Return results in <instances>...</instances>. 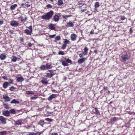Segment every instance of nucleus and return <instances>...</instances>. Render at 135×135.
<instances>
[{
    "mask_svg": "<svg viewBox=\"0 0 135 135\" xmlns=\"http://www.w3.org/2000/svg\"><path fill=\"white\" fill-rule=\"evenodd\" d=\"M12 83V82H5L3 84V87L4 89H6L7 88L8 86L9 85V84H11Z\"/></svg>",
    "mask_w": 135,
    "mask_h": 135,
    "instance_id": "f3484780",
    "label": "nucleus"
},
{
    "mask_svg": "<svg viewBox=\"0 0 135 135\" xmlns=\"http://www.w3.org/2000/svg\"><path fill=\"white\" fill-rule=\"evenodd\" d=\"M54 13L52 10H50L46 13L45 15L41 16V18L45 20L49 21L52 18Z\"/></svg>",
    "mask_w": 135,
    "mask_h": 135,
    "instance_id": "f03ea898",
    "label": "nucleus"
},
{
    "mask_svg": "<svg viewBox=\"0 0 135 135\" xmlns=\"http://www.w3.org/2000/svg\"><path fill=\"white\" fill-rule=\"evenodd\" d=\"M56 36V35L55 34L52 35H50L48 36V37L50 38H51L54 37Z\"/></svg>",
    "mask_w": 135,
    "mask_h": 135,
    "instance_id": "a18cd8bd",
    "label": "nucleus"
},
{
    "mask_svg": "<svg viewBox=\"0 0 135 135\" xmlns=\"http://www.w3.org/2000/svg\"><path fill=\"white\" fill-rule=\"evenodd\" d=\"M16 89V88L13 86L11 87L9 89V90L11 91H14Z\"/></svg>",
    "mask_w": 135,
    "mask_h": 135,
    "instance_id": "37998d69",
    "label": "nucleus"
},
{
    "mask_svg": "<svg viewBox=\"0 0 135 135\" xmlns=\"http://www.w3.org/2000/svg\"><path fill=\"white\" fill-rule=\"evenodd\" d=\"M118 120V118L116 117H114L111 118L110 121L109 122H107V123L113 124L114 122H116Z\"/></svg>",
    "mask_w": 135,
    "mask_h": 135,
    "instance_id": "ddd939ff",
    "label": "nucleus"
},
{
    "mask_svg": "<svg viewBox=\"0 0 135 135\" xmlns=\"http://www.w3.org/2000/svg\"><path fill=\"white\" fill-rule=\"evenodd\" d=\"M61 40V37L59 36H56L55 38L54 41L56 42L57 41L60 40Z\"/></svg>",
    "mask_w": 135,
    "mask_h": 135,
    "instance_id": "2f4dec72",
    "label": "nucleus"
},
{
    "mask_svg": "<svg viewBox=\"0 0 135 135\" xmlns=\"http://www.w3.org/2000/svg\"><path fill=\"white\" fill-rule=\"evenodd\" d=\"M46 7L47 8H52V6L50 4H48L46 5Z\"/></svg>",
    "mask_w": 135,
    "mask_h": 135,
    "instance_id": "49530a36",
    "label": "nucleus"
},
{
    "mask_svg": "<svg viewBox=\"0 0 135 135\" xmlns=\"http://www.w3.org/2000/svg\"><path fill=\"white\" fill-rule=\"evenodd\" d=\"M3 23V20H0V25H1Z\"/></svg>",
    "mask_w": 135,
    "mask_h": 135,
    "instance_id": "13d9d810",
    "label": "nucleus"
},
{
    "mask_svg": "<svg viewBox=\"0 0 135 135\" xmlns=\"http://www.w3.org/2000/svg\"><path fill=\"white\" fill-rule=\"evenodd\" d=\"M35 133H34V132H30L28 134H27V135H35Z\"/></svg>",
    "mask_w": 135,
    "mask_h": 135,
    "instance_id": "864d4df0",
    "label": "nucleus"
},
{
    "mask_svg": "<svg viewBox=\"0 0 135 135\" xmlns=\"http://www.w3.org/2000/svg\"><path fill=\"white\" fill-rule=\"evenodd\" d=\"M3 98L5 102H9L10 100V98L9 97L7 94L4 95H3Z\"/></svg>",
    "mask_w": 135,
    "mask_h": 135,
    "instance_id": "9b49d317",
    "label": "nucleus"
},
{
    "mask_svg": "<svg viewBox=\"0 0 135 135\" xmlns=\"http://www.w3.org/2000/svg\"><path fill=\"white\" fill-rule=\"evenodd\" d=\"M43 79L42 80H41V82L43 84H45L46 85H47L48 83V81L47 80V79L43 78Z\"/></svg>",
    "mask_w": 135,
    "mask_h": 135,
    "instance_id": "412c9836",
    "label": "nucleus"
},
{
    "mask_svg": "<svg viewBox=\"0 0 135 135\" xmlns=\"http://www.w3.org/2000/svg\"><path fill=\"white\" fill-rule=\"evenodd\" d=\"M18 19L20 20L21 22L24 23L27 19V18L26 16H24V17L22 16H20L18 18Z\"/></svg>",
    "mask_w": 135,
    "mask_h": 135,
    "instance_id": "0eeeda50",
    "label": "nucleus"
},
{
    "mask_svg": "<svg viewBox=\"0 0 135 135\" xmlns=\"http://www.w3.org/2000/svg\"><path fill=\"white\" fill-rule=\"evenodd\" d=\"M71 15H62V18L64 19H66L68 17H71Z\"/></svg>",
    "mask_w": 135,
    "mask_h": 135,
    "instance_id": "58836bf2",
    "label": "nucleus"
},
{
    "mask_svg": "<svg viewBox=\"0 0 135 135\" xmlns=\"http://www.w3.org/2000/svg\"><path fill=\"white\" fill-rule=\"evenodd\" d=\"M9 82H12V83L11 84H12L13 83V81L12 80L10 79L9 80Z\"/></svg>",
    "mask_w": 135,
    "mask_h": 135,
    "instance_id": "e2e57ef3",
    "label": "nucleus"
},
{
    "mask_svg": "<svg viewBox=\"0 0 135 135\" xmlns=\"http://www.w3.org/2000/svg\"><path fill=\"white\" fill-rule=\"evenodd\" d=\"M26 28H28L30 30L28 29L25 30L24 31V33L27 35H31L32 31V26H30L28 27H27Z\"/></svg>",
    "mask_w": 135,
    "mask_h": 135,
    "instance_id": "20e7f679",
    "label": "nucleus"
},
{
    "mask_svg": "<svg viewBox=\"0 0 135 135\" xmlns=\"http://www.w3.org/2000/svg\"><path fill=\"white\" fill-rule=\"evenodd\" d=\"M100 6V3L99 2H97L95 3L94 5L95 7V10L97 9V8Z\"/></svg>",
    "mask_w": 135,
    "mask_h": 135,
    "instance_id": "b1692460",
    "label": "nucleus"
},
{
    "mask_svg": "<svg viewBox=\"0 0 135 135\" xmlns=\"http://www.w3.org/2000/svg\"><path fill=\"white\" fill-rule=\"evenodd\" d=\"M49 71L50 73H46V76L47 77L51 78L54 75V73L53 71L52 70H49Z\"/></svg>",
    "mask_w": 135,
    "mask_h": 135,
    "instance_id": "423d86ee",
    "label": "nucleus"
},
{
    "mask_svg": "<svg viewBox=\"0 0 135 135\" xmlns=\"http://www.w3.org/2000/svg\"><path fill=\"white\" fill-rule=\"evenodd\" d=\"M17 4H14L11 6L10 8L11 10H14L17 7Z\"/></svg>",
    "mask_w": 135,
    "mask_h": 135,
    "instance_id": "a878e982",
    "label": "nucleus"
},
{
    "mask_svg": "<svg viewBox=\"0 0 135 135\" xmlns=\"http://www.w3.org/2000/svg\"><path fill=\"white\" fill-rule=\"evenodd\" d=\"M22 121L21 119L18 120L14 123V124L15 126L21 125L22 123Z\"/></svg>",
    "mask_w": 135,
    "mask_h": 135,
    "instance_id": "aec40b11",
    "label": "nucleus"
},
{
    "mask_svg": "<svg viewBox=\"0 0 135 135\" xmlns=\"http://www.w3.org/2000/svg\"><path fill=\"white\" fill-rule=\"evenodd\" d=\"M46 67L47 69L52 68V66L51 64L49 63H47L46 65Z\"/></svg>",
    "mask_w": 135,
    "mask_h": 135,
    "instance_id": "c756f323",
    "label": "nucleus"
},
{
    "mask_svg": "<svg viewBox=\"0 0 135 135\" xmlns=\"http://www.w3.org/2000/svg\"><path fill=\"white\" fill-rule=\"evenodd\" d=\"M85 60V59L84 58H83L82 59H79L78 61V62L79 64H82L84 62Z\"/></svg>",
    "mask_w": 135,
    "mask_h": 135,
    "instance_id": "cd10ccee",
    "label": "nucleus"
},
{
    "mask_svg": "<svg viewBox=\"0 0 135 135\" xmlns=\"http://www.w3.org/2000/svg\"><path fill=\"white\" fill-rule=\"evenodd\" d=\"M20 58H17L15 56H12V61L13 62H16L17 60V59L18 60H19Z\"/></svg>",
    "mask_w": 135,
    "mask_h": 135,
    "instance_id": "4be33fe9",
    "label": "nucleus"
},
{
    "mask_svg": "<svg viewBox=\"0 0 135 135\" xmlns=\"http://www.w3.org/2000/svg\"><path fill=\"white\" fill-rule=\"evenodd\" d=\"M79 57L80 58H81L83 56V55L81 54H79Z\"/></svg>",
    "mask_w": 135,
    "mask_h": 135,
    "instance_id": "052dcab7",
    "label": "nucleus"
},
{
    "mask_svg": "<svg viewBox=\"0 0 135 135\" xmlns=\"http://www.w3.org/2000/svg\"><path fill=\"white\" fill-rule=\"evenodd\" d=\"M9 112L10 113L12 114H15L16 113L15 110L14 109H10L9 110Z\"/></svg>",
    "mask_w": 135,
    "mask_h": 135,
    "instance_id": "e433bc0d",
    "label": "nucleus"
},
{
    "mask_svg": "<svg viewBox=\"0 0 135 135\" xmlns=\"http://www.w3.org/2000/svg\"><path fill=\"white\" fill-rule=\"evenodd\" d=\"M63 4V2L62 0H58L57 3V4L59 6H61Z\"/></svg>",
    "mask_w": 135,
    "mask_h": 135,
    "instance_id": "7c9ffc66",
    "label": "nucleus"
},
{
    "mask_svg": "<svg viewBox=\"0 0 135 135\" xmlns=\"http://www.w3.org/2000/svg\"><path fill=\"white\" fill-rule=\"evenodd\" d=\"M56 94H53L50 96L48 98V100L49 101H51L52 99L56 98Z\"/></svg>",
    "mask_w": 135,
    "mask_h": 135,
    "instance_id": "6ab92c4d",
    "label": "nucleus"
},
{
    "mask_svg": "<svg viewBox=\"0 0 135 135\" xmlns=\"http://www.w3.org/2000/svg\"><path fill=\"white\" fill-rule=\"evenodd\" d=\"M6 119L4 118L3 116H0V120L1 123L3 124H6Z\"/></svg>",
    "mask_w": 135,
    "mask_h": 135,
    "instance_id": "4468645a",
    "label": "nucleus"
},
{
    "mask_svg": "<svg viewBox=\"0 0 135 135\" xmlns=\"http://www.w3.org/2000/svg\"><path fill=\"white\" fill-rule=\"evenodd\" d=\"M94 110L95 111V112H94V113L96 114L100 115L99 112L98 110V108H95L94 109Z\"/></svg>",
    "mask_w": 135,
    "mask_h": 135,
    "instance_id": "bb28decb",
    "label": "nucleus"
},
{
    "mask_svg": "<svg viewBox=\"0 0 135 135\" xmlns=\"http://www.w3.org/2000/svg\"><path fill=\"white\" fill-rule=\"evenodd\" d=\"M6 56L5 55L2 54L0 56V58L2 60H4L6 58Z\"/></svg>",
    "mask_w": 135,
    "mask_h": 135,
    "instance_id": "c85d7f7f",
    "label": "nucleus"
},
{
    "mask_svg": "<svg viewBox=\"0 0 135 135\" xmlns=\"http://www.w3.org/2000/svg\"><path fill=\"white\" fill-rule=\"evenodd\" d=\"M64 40V43L66 45L67 44H69L70 42V41L67 39H65Z\"/></svg>",
    "mask_w": 135,
    "mask_h": 135,
    "instance_id": "4c0bfd02",
    "label": "nucleus"
},
{
    "mask_svg": "<svg viewBox=\"0 0 135 135\" xmlns=\"http://www.w3.org/2000/svg\"><path fill=\"white\" fill-rule=\"evenodd\" d=\"M126 18V17L124 16H121L120 20H124Z\"/></svg>",
    "mask_w": 135,
    "mask_h": 135,
    "instance_id": "3c124183",
    "label": "nucleus"
},
{
    "mask_svg": "<svg viewBox=\"0 0 135 135\" xmlns=\"http://www.w3.org/2000/svg\"><path fill=\"white\" fill-rule=\"evenodd\" d=\"M6 131H2L0 132V135H6L7 134Z\"/></svg>",
    "mask_w": 135,
    "mask_h": 135,
    "instance_id": "72a5a7b5",
    "label": "nucleus"
},
{
    "mask_svg": "<svg viewBox=\"0 0 135 135\" xmlns=\"http://www.w3.org/2000/svg\"><path fill=\"white\" fill-rule=\"evenodd\" d=\"M29 3L28 2H25L24 3H22L21 5L24 8L28 7L30 6V5Z\"/></svg>",
    "mask_w": 135,
    "mask_h": 135,
    "instance_id": "dca6fc26",
    "label": "nucleus"
},
{
    "mask_svg": "<svg viewBox=\"0 0 135 135\" xmlns=\"http://www.w3.org/2000/svg\"><path fill=\"white\" fill-rule=\"evenodd\" d=\"M33 45V44H32L31 43H29L28 44V46L29 47H31Z\"/></svg>",
    "mask_w": 135,
    "mask_h": 135,
    "instance_id": "6e6d98bb",
    "label": "nucleus"
},
{
    "mask_svg": "<svg viewBox=\"0 0 135 135\" xmlns=\"http://www.w3.org/2000/svg\"><path fill=\"white\" fill-rule=\"evenodd\" d=\"M49 28L52 30H55V25L53 24H50L48 26Z\"/></svg>",
    "mask_w": 135,
    "mask_h": 135,
    "instance_id": "2eb2a0df",
    "label": "nucleus"
},
{
    "mask_svg": "<svg viewBox=\"0 0 135 135\" xmlns=\"http://www.w3.org/2000/svg\"><path fill=\"white\" fill-rule=\"evenodd\" d=\"M77 36L74 33H72L70 35V38L72 41H75L77 38Z\"/></svg>",
    "mask_w": 135,
    "mask_h": 135,
    "instance_id": "9d476101",
    "label": "nucleus"
},
{
    "mask_svg": "<svg viewBox=\"0 0 135 135\" xmlns=\"http://www.w3.org/2000/svg\"><path fill=\"white\" fill-rule=\"evenodd\" d=\"M74 22H73L72 21H69L65 25V27L66 28L73 27L74 25Z\"/></svg>",
    "mask_w": 135,
    "mask_h": 135,
    "instance_id": "6e6552de",
    "label": "nucleus"
},
{
    "mask_svg": "<svg viewBox=\"0 0 135 135\" xmlns=\"http://www.w3.org/2000/svg\"><path fill=\"white\" fill-rule=\"evenodd\" d=\"M3 105L4 107V108L7 109H8L9 108L8 105L7 104H3Z\"/></svg>",
    "mask_w": 135,
    "mask_h": 135,
    "instance_id": "a19ab883",
    "label": "nucleus"
},
{
    "mask_svg": "<svg viewBox=\"0 0 135 135\" xmlns=\"http://www.w3.org/2000/svg\"><path fill=\"white\" fill-rule=\"evenodd\" d=\"M43 132V131L42 132H37L36 133H34L35 135H40Z\"/></svg>",
    "mask_w": 135,
    "mask_h": 135,
    "instance_id": "ea45409f",
    "label": "nucleus"
},
{
    "mask_svg": "<svg viewBox=\"0 0 135 135\" xmlns=\"http://www.w3.org/2000/svg\"><path fill=\"white\" fill-rule=\"evenodd\" d=\"M133 30L132 29V28L131 27L130 29V31L129 32H130V33H132L133 32Z\"/></svg>",
    "mask_w": 135,
    "mask_h": 135,
    "instance_id": "4d7b16f0",
    "label": "nucleus"
},
{
    "mask_svg": "<svg viewBox=\"0 0 135 135\" xmlns=\"http://www.w3.org/2000/svg\"><path fill=\"white\" fill-rule=\"evenodd\" d=\"M86 7H85V8L84 9H81V11L83 12H84L86 11L87 10Z\"/></svg>",
    "mask_w": 135,
    "mask_h": 135,
    "instance_id": "8fccbe9b",
    "label": "nucleus"
},
{
    "mask_svg": "<svg viewBox=\"0 0 135 135\" xmlns=\"http://www.w3.org/2000/svg\"><path fill=\"white\" fill-rule=\"evenodd\" d=\"M94 52L95 54H97V50H94Z\"/></svg>",
    "mask_w": 135,
    "mask_h": 135,
    "instance_id": "69168bd1",
    "label": "nucleus"
},
{
    "mask_svg": "<svg viewBox=\"0 0 135 135\" xmlns=\"http://www.w3.org/2000/svg\"><path fill=\"white\" fill-rule=\"evenodd\" d=\"M10 34L11 35H12L14 33V31L13 30H11L9 31Z\"/></svg>",
    "mask_w": 135,
    "mask_h": 135,
    "instance_id": "603ef678",
    "label": "nucleus"
},
{
    "mask_svg": "<svg viewBox=\"0 0 135 135\" xmlns=\"http://www.w3.org/2000/svg\"><path fill=\"white\" fill-rule=\"evenodd\" d=\"M90 34H92L94 33V30H92L90 32Z\"/></svg>",
    "mask_w": 135,
    "mask_h": 135,
    "instance_id": "bf43d9fd",
    "label": "nucleus"
},
{
    "mask_svg": "<svg viewBox=\"0 0 135 135\" xmlns=\"http://www.w3.org/2000/svg\"><path fill=\"white\" fill-rule=\"evenodd\" d=\"M67 45L65 44H63L61 46V48L63 49H64L66 48V47L67 46Z\"/></svg>",
    "mask_w": 135,
    "mask_h": 135,
    "instance_id": "c03bdc74",
    "label": "nucleus"
},
{
    "mask_svg": "<svg viewBox=\"0 0 135 135\" xmlns=\"http://www.w3.org/2000/svg\"><path fill=\"white\" fill-rule=\"evenodd\" d=\"M133 112H128V113L129 114H130V115H131L133 113Z\"/></svg>",
    "mask_w": 135,
    "mask_h": 135,
    "instance_id": "680f3d73",
    "label": "nucleus"
},
{
    "mask_svg": "<svg viewBox=\"0 0 135 135\" xmlns=\"http://www.w3.org/2000/svg\"><path fill=\"white\" fill-rule=\"evenodd\" d=\"M16 78V81L17 82H22L24 80V79L22 76L20 77H17Z\"/></svg>",
    "mask_w": 135,
    "mask_h": 135,
    "instance_id": "f8f14e48",
    "label": "nucleus"
},
{
    "mask_svg": "<svg viewBox=\"0 0 135 135\" xmlns=\"http://www.w3.org/2000/svg\"><path fill=\"white\" fill-rule=\"evenodd\" d=\"M20 41L21 43L24 42V39L22 37L20 38Z\"/></svg>",
    "mask_w": 135,
    "mask_h": 135,
    "instance_id": "09e8293b",
    "label": "nucleus"
},
{
    "mask_svg": "<svg viewBox=\"0 0 135 135\" xmlns=\"http://www.w3.org/2000/svg\"><path fill=\"white\" fill-rule=\"evenodd\" d=\"M60 19V15L59 13L56 14L53 17L54 20L55 22L58 21Z\"/></svg>",
    "mask_w": 135,
    "mask_h": 135,
    "instance_id": "1a4fd4ad",
    "label": "nucleus"
},
{
    "mask_svg": "<svg viewBox=\"0 0 135 135\" xmlns=\"http://www.w3.org/2000/svg\"><path fill=\"white\" fill-rule=\"evenodd\" d=\"M2 78L4 80H7V76H2Z\"/></svg>",
    "mask_w": 135,
    "mask_h": 135,
    "instance_id": "5fc2aeb1",
    "label": "nucleus"
},
{
    "mask_svg": "<svg viewBox=\"0 0 135 135\" xmlns=\"http://www.w3.org/2000/svg\"><path fill=\"white\" fill-rule=\"evenodd\" d=\"M38 98V97L37 95H34L33 96L31 97L30 98V99L32 100L36 99Z\"/></svg>",
    "mask_w": 135,
    "mask_h": 135,
    "instance_id": "c9c22d12",
    "label": "nucleus"
},
{
    "mask_svg": "<svg viewBox=\"0 0 135 135\" xmlns=\"http://www.w3.org/2000/svg\"><path fill=\"white\" fill-rule=\"evenodd\" d=\"M40 69L41 70H45L47 69L46 65H43L40 67Z\"/></svg>",
    "mask_w": 135,
    "mask_h": 135,
    "instance_id": "473e14b6",
    "label": "nucleus"
},
{
    "mask_svg": "<svg viewBox=\"0 0 135 135\" xmlns=\"http://www.w3.org/2000/svg\"><path fill=\"white\" fill-rule=\"evenodd\" d=\"M10 25L13 27H17L20 24L16 21H12L10 22Z\"/></svg>",
    "mask_w": 135,
    "mask_h": 135,
    "instance_id": "39448f33",
    "label": "nucleus"
},
{
    "mask_svg": "<svg viewBox=\"0 0 135 135\" xmlns=\"http://www.w3.org/2000/svg\"><path fill=\"white\" fill-rule=\"evenodd\" d=\"M112 101H111V102H110V103H109V104H112Z\"/></svg>",
    "mask_w": 135,
    "mask_h": 135,
    "instance_id": "774afa93",
    "label": "nucleus"
},
{
    "mask_svg": "<svg viewBox=\"0 0 135 135\" xmlns=\"http://www.w3.org/2000/svg\"><path fill=\"white\" fill-rule=\"evenodd\" d=\"M103 89L104 90H107L108 89V87H103Z\"/></svg>",
    "mask_w": 135,
    "mask_h": 135,
    "instance_id": "0e129e2a",
    "label": "nucleus"
},
{
    "mask_svg": "<svg viewBox=\"0 0 135 135\" xmlns=\"http://www.w3.org/2000/svg\"><path fill=\"white\" fill-rule=\"evenodd\" d=\"M131 54L129 52L124 51L121 53L120 57L123 62H126L127 60L130 59Z\"/></svg>",
    "mask_w": 135,
    "mask_h": 135,
    "instance_id": "f257e3e1",
    "label": "nucleus"
},
{
    "mask_svg": "<svg viewBox=\"0 0 135 135\" xmlns=\"http://www.w3.org/2000/svg\"><path fill=\"white\" fill-rule=\"evenodd\" d=\"M61 62L62 63V65L64 66L69 65L68 63L72 64V61L70 59H69L65 58L61 60Z\"/></svg>",
    "mask_w": 135,
    "mask_h": 135,
    "instance_id": "7ed1b4c3",
    "label": "nucleus"
},
{
    "mask_svg": "<svg viewBox=\"0 0 135 135\" xmlns=\"http://www.w3.org/2000/svg\"><path fill=\"white\" fill-rule=\"evenodd\" d=\"M10 103L11 104L15 103V104H18L20 103V102L19 101H17L15 99H13L11 102Z\"/></svg>",
    "mask_w": 135,
    "mask_h": 135,
    "instance_id": "5701e85b",
    "label": "nucleus"
},
{
    "mask_svg": "<svg viewBox=\"0 0 135 135\" xmlns=\"http://www.w3.org/2000/svg\"><path fill=\"white\" fill-rule=\"evenodd\" d=\"M2 114L4 115L6 117L9 116L10 115L9 112L7 110L3 112Z\"/></svg>",
    "mask_w": 135,
    "mask_h": 135,
    "instance_id": "a211bd4d",
    "label": "nucleus"
},
{
    "mask_svg": "<svg viewBox=\"0 0 135 135\" xmlns=\"http://www.w3.org/2000/svg\"><path fill=\"white\" fill-rule=\"evenodd\" d=\"M26 94H34V92L32 91H26Z\"/></svg>",
    "mask_w": 135,
    "mask_h": 135,
    "instance_id": "f704fd0d",
    "label": "nucleus"
},
{
    "mask_svg": "<svg viewBox=\"0 0 135 135\" xmlns=\"http://www.w3.org/2000/svg\"><path fill=\"white\" fill-rule=\"evenodd\" d=\"M84 52L83 53V54L85 55H87L88 49L87 48V47H84Z\"/></svg>",
    "mask_w": 135,
    "mask_h": 135,
    "instance_id": "393cba45",
    "label": "nucleus"
},
{
    "mask_svg": "<svg viewBox=\"0 0 135 135\" xmlns=\"http://www.w3.org/2000/svg\"><path fill=\"white\" fill-rule=\"evenodd\" d=\"M45 120L48 122H51L52 121V119L49 118H47Z\"/></svg>",
    "mask_w": 135,
    "mask_h": 135,
    "instance_id": "de8ad7c7",
    "label": "nucleus"
},
{
    "mask_svg": "<svg viewBox=\"0 0 135 135\" xmlns=\"http://www.w3.org/2000/svg\"><path fill=\"white\" fill-rule=\"evenodd\" d=\"M65 54L64 51H60L58 53V54L59 55H65Z\"/></svg>",
    "mask_w": 135,
    "mask_h": 135,
    "instance_id": "79ce46f5",
    "label": "nucleus"
},
{
    "mask_svg": "<svg viewBox=\"0 0 135 135\" xmlns=\"http://www.w3.org/2000/svg\"><path fill=\"white\" fill-rule=\"evenodd\" d=\"M86 6V5H85V4H83L82 6Z\"/></svg>",
    "mask_w": 135,
    "mask_h": 135,
    "instance_id": "338daca9",
    "label": "nucleus"
}]
</instances>
